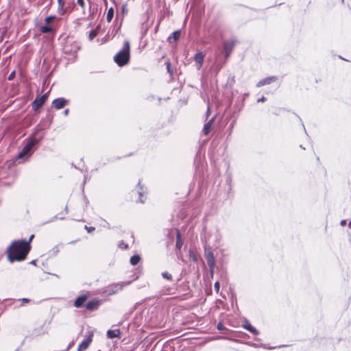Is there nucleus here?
<instances>
[{
	"instance_id": "f257e3e1",
	"label": "nucleus",
	"mask_w": 351,
	"mask_h": 351,
	"mask_svg": "<svg viewBox=\"0 0 351 351\" xmlns=\"http://www.w3.org/2000/svg\"><path fill=\"white\" fill-rule=\"evenodd\" d=\"M29 250L30 244L27 241H14L8 249V259L10 263L23 261L26 258Z\"/></svg>"
},
{
	"instance_id": "f03ea898",
	"label": "nucleus",
	"mask_w": 351,
	"mask_h": 351,
	"mask_svg": "<svg viewBox=\"0 0 351 351\" xmlns=\"http://www.w3.org/2000/svg\"><path fill=\"white\" fill-rule=\"evenodd\" d=\"M130 59V43L125 40L123 49L114 57V62L119 66L125 65Z\"/></svg>"
},
{
	"instance_id": "7ed1b4c3",
	"label": "nucleus",
	"mask_w": 351,
	"mask_h": 351,
	"mask_svg": "<svg viewBox=\"0 0 351 351\" xmlns=\"http://www.w3.org/2000/svg\"><path fill=\"white\" fill-rule=\"evenodd\" d=\"M40 139L32 138L31 139L26 145L23 148V149L19 153L18 158L21 159L23 158L26 156L29 155V152L32 147L36 145L39 142Z\"/></svg>"
},
{
	"instance_id": "20e7f679",
	"label": "nucleus",
	"mask_w": 351,
	"mask_h": 351,
	"mask_svg": "<svg viewBox=\"0 0 351 351\" xmlns=\"http://www.w3.org/2000/svg\"><path fill=\"white\" fill-rule=\"evenodd\" d=\"M93 336V332H88V333L86 335L85 339L78 346L77 351H84L86 350L88 348L90 343L92 342Z\"/></svg>"
},
{
	"instance_id": "39448f33",
	"label": "nucleus",
	"mask_w": 351,
	"mask_h": 351,
	"mask_svg": "<svg viewBox=\"0 0 351 351\" xmlns=\"http://www.w3.org/2000/svg\"><path fill=\"white\" fill-rule=\"evenodd\" d=\"M205 55L202 52H197L194 56L196 68L199 70L202 66Z\"/></svg>"
},
{
	"instance_id": "423d86ee",
	"label": "nucleus",
	"mask_w": 351,
	"mask_h": 351,
	"mask_svg": "<svg viewBox=\"0 0 351 351\" xmlns=\"http://www.w3.org/2000/svg\"><path fill=\"white\" fill-rule=\"evenodd\" d=\"M234 45L235 43L234 41H225L223 43V50L226 57H228L230 54L234 47Z\"/></svg>"
},
{
	"instance_id": "0eeeda50",
	"label": "nucleus",
	"mask_w": 351,
	"mask_h": 351,
	"mask_svg": "<svg viewBox=\"0 0 351 351\" xmlns=\"http://www.w3.org/2000/svg\"><path fill=\"white\" fill-rule=\"evenodd\" d=\"M67 103H68L67 100L61 97V98H58L56 99H54L53 101V106L56 109H61L65 105H66Z\"/></svg>"
},
{
	"instance_id": "6e6552de",
	"label": "nucleus",
	"mask_w": 351,
	"mask_h": 351,
	"mask_svg": "<svg viewBox=\"0 0 351 351\" xmlns=\"http://www.w3.org/2000/svg\"><path fill=\"white\" fill-rule=\"evenodd\" d=\"M206 258L210 270H213L215 266V257L211 252L206 253Z\"/></svg>"
},
{
	"instance_id": "1a4fd4ad",
	"label": "nucleus",
	"mask_w": 351,
	"mask_h": 351,
	"mask_svg": "<svg viewBox=\"0 0 351 351\" xmlns=\"http://www.w3.org/2000/svg\"><path fill=\"white\" fill-rule=\"evenodd\" d=\"M44 103L45 102L43 99L37 97L32 103V108L34 110H38L44 104Z\"/></svg>"
},
{
	"instance_id": "9d476101",
	"label": "nucleus",
	"mask_w": 351,
	"mask_h": 351,
	"mask_svg": "<svg viewBox=\"0 0 351 351\" xmlns=\"http://www.w3.org/2000/svg\"><path fill=\"white\" fill-rule=\"evenodd\" d=\"M86 299H87V297L84 295L78 297L74 302V306L77 308L81 307L83 305V304L85 302Z\"/></svg>"
},
{
	"instance_id": "9b49d317",
	"label": "nucleus",
	"mask_w": 351,
	"mask_h": 351,
	"mask_svg": "<svg viewBox=\"0 0 351 351\" xmlns=\"http://www.w3.org/2000/svg\"><path fill=\"white\" fill-rule=\"evenodd\" d=\"M120 334H121V332H120L119 329L109 330L107 332V337L109 339H113L114 337H120Z\"/></svg>"
},
{
	"instance_id": "f8f14e48",
	"label": "nucleus",
	"mask_w": 351,
	"mask_h": 351,
	"mask_svg": "<svg viewBox=\"0 0 351 351\" xmlns=\"http://www.w3.org/2000/svg\"><path fill=\"white\" fill-rule=\"evenodd\" d=\"M275 80H276V78L274 77H270L265 78L264 80H261L257 84V86L259 87V86H264V85H266V84H269L271 82L274 81Z\"/></svg>"
},
{
	"instance_id": "ddd939ff",
	"label": "nucleus",
	"mask_w": 351,
	"mask_h": 351,
	"mask_svg": "<svg viewBox=\"0 0 351 351\" xmlns=\"http://www.w3.org/2000/svg\"><path fill=\"white\" fill-rule=\"evenodd\" d=\"M213 120L214 119H211L208 123H206L205 125H204V129H203V132L204 133V134L207 135L211 130V125H212V123L213 122Z\"/></svg>"
},
{
	"instance_id": "4468645a",
	"label": "nucleus",
	"mask_w": 351,
	"mask_h": 351,
	"mask_svg": "<svg viewBox=\"0 0 351 351\" xmlns=\"http://www.w3.org/2000/svg\"><path fill=\"white\" fill-rule=\"evenodd\" d=\"M98 304L97 301H90L86 304V307L88 310L93 311L98 306Z\"/></svg>"
},
{
	"instance_id": "2eb2a0df",
	"label": "nucleus",
	"mask_w": 351,
	"mask_h": 351,
	"mask_svg": "<svg viewBox=\"0 0 351 351\" xmlns=\"http://www.w3.org/2000/svg\"><path fill=\"white\" fill-rule=\"evenodd\" d=\"M243 327L249 330L250 332H252L254 335L258 334V331L256 328H254L250 323L246 322L244 324Z\"/></svg>"
},
{
	"instance_id": "dca6fc26",
	"label": "nucleus",
	"mask_w": 351,
	"mask_h": 351,
	"mask_svg": "<svg viewBox=\"0 0 351 351\" xmlns=\"http://www.w3.org/2000/svg\"><path fill=\"white\" fill-rule=\"evenodd\" d=\"M182 245H183V241L181 239L180 232L178 230L177 231V240H176V246L177 248L180 249L182 247Z\"/></svg>"
},
{
	"instance_id": "f3484780",
	"label": "nucleus",
	"mask_w": 351,
	"mask_h": 351,
	"mask_svg": "<svg viewBox=\"0 0 351 351\" xmlns=\"http://www.w3.org/2000/svg\"><path fill=\"white\" fill-rule=\"evenodd\" d=\"M180 35H181V32L180 30H178V31H175L171 36H170L169 38H168V40L169 42H171V38H173L174 40H177L179 39V38L180 37Z\"/></svg>"
},
{
	"instance_id": "a211bd4d",
	"label": "nucleus",
	"mask_w": 351,
	"mask_h": 351,
	"mask_svg": "<svg viewBox=\"0 0 351 351\" xmlns=\"http://www.w3.org/2000/svg\"><path fill=\"white\" fill-rule=\"evenodd\" d=\"M141 260V257L138 255H134L130 258V263L132 265H136Z\"/></svg>"
},
{
	"instance_id": "6ab92c4d",
	"label": "nucleus",
	"mask_w": 351,
	"mask_h": 351,
	"mask_svg": "<svg viewBox=\"0 0 351 351\" xmlns=\"http://www.w3.org/2000/svg\"><path fill=\"white\" fill-rule=\"evenodd\" d=\"M58 12L60 14H64L63 8L64 5V0H58Z\"/></svg>"
},
{
	"instance_id": "aec40b11",
	"label": "nucleus",
	"mask_w": 351,
	"mask_h": 351,
	"mask_svg": "<svg viewBox=\"0 0 351 351\" xmlns=\"http://www.w3.org/2000/svg\"><path fill=\"white\" fill-rule=\"evenodd\" d=\"M114 16V10L112 8L108 10L106 20L108 22H110Z\"/></svg>"
},
{
	"instance_id": "412c9836",
	"label": "nucleus",
	"mask_w": 351,
	"mask_h": 351,
	"mask_svg": "<svg viewBox=\"0 0 351 351\" xmlns=\"http://www.w3.org/2000/svg\"><path fill=\"white\" fill-rule=\"evenodd\" d=\"M40 32L42 33H49L51 32V27L47 25L40 27Z\"/></svg>"
},
{
	"instance_id": "4be33fe9",
	"label": "nucleus",
	"mask_w": 351,
	"mask_h": 351,
	"mask_svg": "<svg viewBox=\"0 0 351 351\" xmlns=\"http://www.w3.org/2000/svg\"><path fill=\"white\" fill-rule=\"evenodd\" d=\"M97 31L93 29L89 32L88 38L90 40H93L97 36Z\"/></svg>"
},
{
	"instance_id": "5701e85b",
	"label": "nucleus",
	"mask_w": 351,
	"mask_h": 351,
	"mask_svg": "<svg viewBox=\"0 0 351 351\" xmlns=\"http://www.w3.org/2000/svg\"><path fill=\"white\" fill-rule=\"evenodd\" d=\"M162 276L164 278L168 280H172V276L171 275L167 272V271H165L163 273H162Z\"/></svg>"
},
{
	"instance_id": "b1692460",
	"label": "nucleus",
	"mask_w": 351,
	"mask_h": 351,
	"mask_svg": "<svg viewBox=\"0 0 351 351\" xmlns=\"http://www.w3.org/2000/svg\"><path fill=\"white\" fill-rule=\"evenodd\" d=\"M54 19H55L54 16H49L46 17L45 21L47 24H49L54 20Z\"/></svg>"
},
{
	"instance_id": "393cba45",
	"label": "nucleus",
	"mask_w": 351,
	"mask_h": 351,
	"mask_svg": "<svg viewBox=\"0 0 351 351\" xmlns=\"http://www.w3.org/2000/svg\"><path fill=\"white\" fill-rule=\"evenodd\" d=\"M214 288L217 292H219L220 288V284L218 281H217L214 285Z\"/></svg>"
},
{
	"instance_id": "a878e982",
	"label": "nucleus",
	"mask_w": 351,
	"mask_h": 351,
	"mask_svg": "<svg viewBox=\"0 0 351 351\" xmlns=\"http://www.w3.org/2000/svg\"><path fill=\"white\" fill-rule=\"evenodd\" d=\"M167 71L170 73V74H172L173 73V71L171 69V64L170 62H167Z\"/></svg>"
},
{
	"instance_id": "bb28decb",
	"label": "nucleus",
	"mask_w": 351,
	"mask_h": 351,
	"mask_svg": "<svg viewBox=\"0 0 351 351\" xmlns=\"http://www.w3.org/2000/svg\"><path fill=\"white\" fill-rule=\"evenodd\" d=\"M85 228L88 231V232H91L95 230V228L92 226L88 227L87 226H85Z\"/></svg>"
},
{
	"instance_id": "cd10ccee",
	"label": "nucleus",
	"mask_w": 351,
	"mask_h": 351,
	"mask_svg": "<svg viewBox=\"0 0 351 351\" xmlns=\"http://www.w3.org/2000/svg\"><path fill=\"white\" fill-rule=\"evenodd\" d=\"M15 77V72H12L8 76V80H12Z\"/></svg>"
},
{
	"instance_id": "c85d7f7f",
	"label": "nucleus",
	"mask_w": 351,
	"mask_h": 351,
	"mask_svg": "<svg viewBox=\"0 0 351 351\" xmlns=\"http://www.w3.org/2000/svg\"><path fill=\"white\" fill-rule=\"evenodd\" d=\"M77 3L82 8L84 7V0H77Z\"/></svg>"
},
{
	"instance_id": "c756f323",
	"label": "nucleus",
	"mask_w": 351,
	"mask_h": 351,
	"mask_svg": "<svg viewBox=\"0 0 351 351\" xmlns=\"http://www.w3.org/2000/svg\"><path fill=\"white\" fill-rule=\"evenodd\" d=\"M119 247L126 249L128 247V245L125 244L123 241L121 242L119 245Z\"/></svg>"
},
{
	"instance_id": "7c9ffc66",
	"label": "nucleus",
	"mask_w": 351,
	"mask_h": 351,
	"mask_svg": "<svg viewBox=\"0 0 351 351\" xmlns=\"http://www.w3.org/2000/svg\"><path fill=\"white\" fill-rule=\"evenodd\" d=\"M47 97H48V93H45L42 97H40V99H43L44 102H45V101L47 100Z\"/></svg>"
},
{
	"instance_id": "2f4dec72",
	"label": "nucleus",
	"mask_w": 351,
	"mask_h": 351,
	"mask_svg": "<svg viewBox=\"0 0 351 351\" xmlns=\"http://www.w3.org/2000/svg\"><path fill=\"white\" fill-rule=\"evenodd\" d=\"M128 284H129V282H128V283L123 282V283H121V284H120L119 285L120 286V289H122L124 286H125V285H127Z\"/></svg>"
},
{
	"instance_id": "473e14b6",
	"label": "nucleus",
	"mask_w": 351,
	"mask_h": 351,
	"mask_svg": "<svg viewBox=\"0 0 351 351\" xmlns=\"http://www.w3.org/2000/svg\"><path fill=\"white\" fill-rule=\"evenodd\" d=\"M139 195H140V199H139V202H141V203H143L144 202V200L141 198V197L143 196L142 195V193H139Z\"/></svg>"
},
{
	"instance_id": "72a5a7b5",
	"label": "nucleus",
	"mask_w": 351,
	"mask_h": 351,
	"mask_svg": "<svg viewBox=\"0 0 351 351\" xmlns=\"http://www.w3.org/2000/svg\"><path fill=\"white\" fill-rule=\"evenodd\" d=\"M265 100V98L264 97H263L262 98H261V99H258V102H260V101L263 102V101H264Z\"/></svg>"
},
{
	"instance_id": "f704fd0d",
	"label": "nucleus",
	"mask_w": 351,
	"mask_h": 351,
	"mask_svg": "<svg viewBox=\"0 0 351 351\" xmlns=\"http://www.w3.org/2000/svg\"><path fill=\"white\" fill-rule=\"evenodd\" d=\"M69 109H66V110L64 111V115H66H66L69 114Z\"/></svg>"
},
{
	"instance_id": "c9c22d12",
	"label": "nucleus",
	"mask_w": 351,
	"mask_h": 351,
	"mask_svg": "<svg viewBox=\"0 0 351 351\" xmlns=\"http://www.w3.org/2000/svg\"><path fill=\"white\" fill-rule=\"evenodd\" d=\"M346 220H343V221H341V226H345V225H346Z\"/></svg>"
},
{
	"instance_id": "e433bc0d",
	"label": "nucleus",
	"mask_w": 351,
	"mask_h": 351,
	"mask_svg": "<svg viewBox=\"0 0 351 351\" xmlns=\"http://www.w3.org/2000/svg\"><path fill=\"white\" fill-rule=\"evenodd\" d=\"M22 301L24 302H28L29 300L27 299V298H23V299H22Z\"/></svg>"
},
{
	"instance_id": "4c0bfd02",
	"label": "nucleus",
	"mask_w": 351,
	"mask_h": 351,
	"mask_svg": "<svg viewBox=\"0 0 351 351\" xmlns=\"http://www.w3.org/2000/svg\"><path fill=\"white\" fill-rule=\"evenodd\" d=\"M33 237H34V234L31 235L29 241H27L29 243L31 242V241L33 239Z\"/></svg>"
},
{
	"instance_id": "58836bf2",
	"label": "nucleus",
	"mask_w": 351,
	"mask_h": 351,
	"mask_svg": "<svg viewBox=\"0 0 351 351\" xmlns=\"http://www.w3.org/2000/svg\"><path fill=\"white\" fill-rule=\"evenodd\" d=\"M209 112H210V108L208 107V110H207V114H208Z\"/></svg>"
},
{
	"instance_id": "ea45409f",
	"label": "nucleus",
	"mask_w": 351,
	"mask_h": 351,
	"mask_svg": "<svg viewBox=\"0 0 351 351\" xmlns=\"http://www.w3.org/2000/svg\"><path fill=\"white\" fill-rule=\"evenodd\" d=\"M52 2V0H49V4H51Z\"/></svg>"
}]
</instances>
